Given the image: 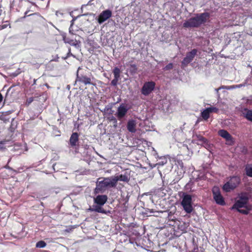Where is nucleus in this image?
I'll return each instance as SVG.
<instances>
[{
	"label": "nucleus",
	"mask_w": 252,
	"mask_h": 252,
	"mask_svg": "<svg viewBox=\"0 0 252 252\" xmlns=\"http://www.w3.org/2000/svg\"><path fill=\"white\" fill-rule=\"evenodd\" d=\"M210 18L209 12H203L197 14L195 17H191L186 21L183 24V27L187 28H198L202 24L206 23Z\"/></svg>",
	"instance_id": "1"
},
{
	"label": "nucleus",
	"mask_w": 252,
	"mask_h": 252,
	"mask_svg": "<svg viewBox=\"0 0 252 252\" xmlns=\"http://www.w3.org/2000/svg\"><path fill=\"white\" fill-rule=\"evenodd\" d=\"M115 185L111 177L99 178L96 182V187L94 190L95 194L104 193L108 188H115Z\"/></svg>",
	"instance_id": "2"
},
{
	"label": "nucleus",
	"mask_w": 252,
	"mask_h": 252,
	"mask_svg": "<svg viewBox=\"0 0 252 252\" xmlns=\"http://www.w3.org/2000/svg\"><path fill=\"white\" fill-rule=\"evenodd\" d=\"M241 179L238 176H232L229 181L223 186L222 189L226 192H229L231 190L235 189L240 184Z\"/></svg>",
	"instance_id": "3"
},
{
	"label": "nucleus",
	"mask_w": 252,
	"mask_h": 252,
	"mask_svg": "<svg viewBox=\"0 0 252 252\" xmlns=\"http://www.w3.org/2000/svg\"><path fill=\"white\" fill-rule=\"evenodd\" d=\"M191 203V196L189 194H184L181 202V205L183 206L184 210L187 213H190L193 210Z\"/></svg>",
	"instance_id": "4"
},
{
	"label": "nucleus",
	"mask_w": 252,
	"mask_h": 252,
	"mask_svg": "<svg viewBox=\"0 0 252 252\" xmlns=\"http://www.w3.org/2000/svg\"><path fill=\"white\" fill-rule=\"evenodd\" d=\"M79 134L77 132H73L69 139V144L70 147L74 150L75 154L79 153Z\"/></svg>",
	"instance_id": "5"
},
{
	"label": "nucleus",
	"mask_w": 252,
	"mask_h": 252,
	"mask_svg": "<svg viewBox=\"0 0 252 252\" xmlns=\"http://www.w3.org/2000/svg\"><path fill=\"white\" fill-rule=\"evenodd\" d=\"M156 83L153 81L145 82L141 90V94L145 95H149L154 90Z\"/></svg>",
	"instance_id": "6"
},
{
	"label": "nucleus",
	"mask_w": 252,
	"mask_h": 252,
	"mask_svg": "<svg viewBox=\"0 0 252 252\" xmlns=\"http://www.w3.org/2000/svg\"><path fill=\"white\" fill-rule=\"evenodd\" d=\"M213 198L216 202L220 205H224L225 202L223 196L220 193L219 187H214L212 189Z\"/></svg>",
	"instance_id": "7"
},
{
	"label": "nucleus",
	"mask_w": 252,
	"mask_h": 252,
	"mask_svg": "<svg viewBox=\"0 0 252 252\" xmlns=\"http://www.w3.org/2000/svg\"><path fill=\"white\" fill-rule=\"evenodd\" d=\"M82 68L80 67H79L78 69L77 72V80L84 84L86 85L88 84L94 85V84L92 82L91 78L88 77L83 73H81L80 72V70Z\"/></svg>",
	"instance_id": "8"
},
{
	"label": "nucleus",
	"mask_w": 252,
	"mask_h": 252,
	"mask_svg": "<svg viewBox=\"0 0 252 252\" xmlns=\"http://www.w3.org/2000/svg\"><path fill=\"white\" fill-rule=\"evenodd\" d=\"M198 50L196 49H193L187 53L186 57H185L182 62V65L186 66L193 60L197 55Z\"/></svg>",
	"instance_id": "9"
},
{
	"label": "nucleus",
	"mask_w": 252,
	"mask_h": 252,
	"mask_svg": "<svg viewBox=\"0 0 252 252\" xmlns=\"http://www.w3.org/2000/svg\"><path fill=\"white\" fill-rule=\"evenodd\" d=\"M111 178L116 187L119 181L128 182L130 180V175L126 172L124 174L111 177Z\"/></svg>",
	"instance_id": "10"
},
{
	"label": "nucleus",
	"mask_w": 252,
	"mask_h": 252,
	"mask_svg": "<svg viewBox=\"0 0 252 252\" xmlns=\"http://www.w3.org/2000/svg\"><path fill=\"white\" fill-rule=\"evenodd\" d=\"M249 198L247 196L242 195L240 196L239 199L233 205L232 208L238 209L245 207L248 202Z\"/></svg>",
	"instance_id": "11"
},
{
	"label": "nucleus",
	"mask_w": 252,
	"mask_h": 252,
	"mask_svg": "<svg viewBox=\"0 0 252 252\" xmlns=\"http://www.w3.org/2000/svg\"><path fill=\"white\" fill-rule=\"evenodd\" d=\"M112 15V11L109 9L103 11L98 16L97 22L99 24H102L109 19Z\"/></svg>",
	"instance_id": "12"
},
{
	"label": "nucleus",
	"mask_w": 252,
	"mask_h": 252,
	"mask_svg": "<svg viewBox=\"0 0 252 252\" xmlns=\"http://www.w3.org/2000/svg\"><path fill=\"white\" fill-rule=\"evenodd\" d=\"M128 109L124 104H121L118 108L117 112L116 114L118 120H121L126 114Z\"/></svg>",
	"instance_id": "13"
},
{
	"label": "nucleus",
	"mask_w": 252,
	"mask_h": 252,
	"mask_svg": "<svg viewBox=\"0 0 252 252\" xmlns=\"http://www.w3.org/2000/svg\"><path fill=\"white\" fill-rule=\"evenodd\" d=\"M107 196L106 195H98L94 199V202L97 205L102 206L107 201Z\"/></svg>",
	"instance_id": "14"
},
{
	"label": "nucleus",
	"mask_w": 252,
	"mask_h": 252,
	"mask_svg": "<svg viewBox=\"0 0 252 252\" xmlns=\"http://www.w3.org/2000/svg\"><path fill=\"white\" fill-rule=\"evenodd\" d=\"M220 136L224 138L227 141H233V137L226 130L220 129L218 131Z\"/></svg>",
	"instance_id": "15"
},
{
	"label": "nucleus",
	"mask_w": 252,
	"mask_h": 252,
	"mask_svg": "<svg viewBox=\"0 0 252 252\" xmlns=\"http://www.w3.org/2000/svg\"><path fill=\"white\" fill-rule=\"evenodd\" d=\"M127 130L131 132L134 133L136 132V122L133 120H129L127 124Z\"/></svg>",
	"instance_id": "16"
},
{
	"label": "nucleus",
	"mask_w": 252,
	"mask_h": 252,
	"mask_svg": "<svg viewBox=\"0 0 252 252\" xmlns=\"http://www.w3.org/2000/svg\"><path fill=\"white\" fill-rule=\"evenodd\" d=\"M43 63V60L41 58H34L30 62L31 64L36 68H38Z\"/></svg>",
	"instance_id": "17"
},
{
	"label": "nucleus",
	"mask_w": 252,
	"mask_h": 252,
	"mask_svg": "<svg viewBox=\"0 0 252 252\" xmlns=\"http://www.w3.org/2000/svg\"><path fill=\"white\" fill-rule=\"evenodd\" d=\"M242 113L244 118L248 121L252 122V110H249L247 108H244Z\"/></svg>",
	"instance_id": "18"
},
{
	"label": "nucleus",
	"mask_w": 252,
	"mask_h": 252,
	"mask_svg": "<svg viewBox=\"0 0 252 252\" xmlns=\"http://www.w3.org/2000/svg\"><path fill=\"white\" fill-rule=\"evenodd\" d=\"M210 113L207 108L205 109L201 113V116L202 119L205 121L208 120V119L210 117Z\"/></svg>",
	"instance_id": "19"
},
{
	"label": "nucleus",
	"mask_w": 252,
	"mask_h": 252,
	"mask_svg": "<svg viewBox=\"0 0 252 252\" xmlns=\"http://www.w3.org/2000/svg\"><path fill=\"white\" fill-rule=\"evenodd\" d=\"M246 175L250 177H252V164H247L245 167Z\"/></svg>",
	"instance_id": "20"
},
{
	"label": "nucleus",
	"mask_w": 252,
	"mask_h": 252,
	"mask_svg": "<svg viewBox=\"0 0 252 252\" xmlns=\"http://www.w3.org/2000/svg\"><path fill=\"white\" fill-rule=\"evenodd\" d=\"M94 212L106 214V211L100 205H96L94 208Z\"/></svg>",
	"instance_id": "21"
},
{
	"label": "nucleus",
	"mask_w": 252,
	"mask_h": 252,
	"mask_svg": "<svg viewBox=\"0 0 252 252\" xmlns=\"http://www.w3.org/2000/svg\"><path fill=\"white\" fill-rule=\"evenodd\" d=\"M120 73L121 70L118 67H116L114 68L113 70V73L114 74V78L120 79Z\"/></svg>",
	"instance_id": "22"
},
{
	"label": "nucleus",
	"mask_w": 252,
	"mask_h": 252,
	"mask_svg": "<svg viewBox=\"0 0 252 252\" xmlns=\"http://www.w3.org/2000/svg\"><path fill=\"white\" fill-rule=\"evenodd\" d=\"M64 40L66 43H68L72 46H76L78 45V42L76 40L67 38L66 39H64Z\"/></svg>",
	"instance_id": "23"
},
{
	"label": "nucleus",
	"mask_w": 252,
	"mask_h": 252,
	"mask_svg": "<svg viewBox=\"0 0 252 252\" xmlns=\"http://www.w3.org/2000/svg\"><path fill=\"white\" fill-rule=\"evenodd\" d=\"M46 243L43 240L37 242L36 244V247L38 248H43L46 247Z\"/></svg>",
	"instance_id": "24"
},
{
	"label": "nucleus",
	"mask_w": 252,
	"mask_h": 252,
	"mask_svg": "<svg viewBox=\"0 0 252 252\" xmlns=\"http://www.w3.org/2000/svg\"><path fill=\"white\" fill-rule=\"evenodd\" d=\"M208 109L209 110L210 113H215L216 114H218L219 113V108L214 107V106H211L209 107H207Z\"/></svg>",
	"instance_id": "25"
},
{
	"label": "nucleus",
	"mask_w": 252,
	"mask_h": 252,
	"mask_svg": "<svg viewBox=\"0 0 252 252\" xmlns=\"http://www.w3.org/2000/svg\"><path fill=\"white\" fill-rule=\"evenodd\" d=\"M173 68V65L172 63H169L167 64L163 68L164 70H170Z\"/></svg>",
	"instance_id": "26"
},
{
	"label": "nucleus",
	"mask_w": 252,
	"mask_h": 252,
	"mask_svg": "<svg viewBox=\"0 0 252 252\" xmlns=\"http://www.w3.org/2000/svg\"><path fill=\"white\" fill-rule=\"evenodd\" d=\"M5 24L0 25V31L6 28L8 26L10 28V24L8 22H5Z\"/></svg>",
	"instance_id": "27"
},
{
	"label": "nucleus",
	"mask_w": 252,
	"mask_h": 252,
	"mask_svg": "<svg viewBox=\"0 0 252 252\" xmlns=\"http://www.w3.org/2000/svg\"><path fill=\"white\" fill-rule=\"evenodd\" d=\"M5 24L0 25V31L6 28L8 26L10 28V24L8 22H5Z\"/></svg>",
	"instance_id": "28"
},
{
	"label": "nucleus",
	"mask_w": 252,
	"mask_h": 252,
	"mask_svg": "<svg viewBox=\"0 0 252 252\" xmlns=\"http://www.w3.org/2000/svg\"><path fill=\"white\" fill-rule=\"evenodd\" d=\"M5 24L0 25V31L6 28L8 26L10 28V24L8 22H5Z\"/></svg>",
	"instance_id": "29"
},
{
	"label": "nucleus",
	"mask_w": 252,
	"mask_h": 252,
	"mask_svg": "<svg viewBox=\"0 0 252 252\" xmlns=\"http://www.w3.org/2000/svg\"><path fill=\"white\" fill-rule=\"evenodd\" d=\"M237 210L239 212L245 215H248L249 213V210L248 209H241V208H239Z\"/></svg>",
	"instance_id": "30"
},
{
	"label": "nucleus",
	"mask_w": 252,
	"mask_h": 252,
	"mask_svg": "<svg viewBox=\"0 0 252 252\" xmlns=\"http://www.w3.org/2000/svg\"><path fill=\"white\" fill-rule=\"evenodd\" d=\"M119 79L114 78L111 82V85L113 86H116Z\"/></svg>",
	"instance_id": "31"
},
{
	"label": "nucleus",
	"mask_w": 252,
	"mask_h": 252,
	"mask_svg": "<svg viewBox=\"0 0 252 252\" xmlns=\"http://www.w3.org/2000/svg\"><path fill=\"white\" fill-rule=\"evenodd\" d=\"M167 159L165 158H164L162 160H161V161H159V162L158 163V164L159 165H163L167 163Z\"/></svg>",
	"instance_id": "32"
},
{
	"label": "nucleus",
	"mask_w": 252,
	"mask_h": 252,
	"mask_svg": "<svg viewBox=\"0 0 252 252\" xmlns=\"http://www.w3.org/2000/svg\"><path fill=\"white\" fill-rule=\"evenodd\" d=\"M33 100V97H30L28 100H27V102L28 103V104H30L31 103H32Z\"/></svg>",
	"instance_id": "33"
},
{
	"label": "nucleus",
	"mask_w": 252,
	"mask_h": 252,
	"mask_svg": "<svg viewBox=\"0 0 252 252\" xmlns=\"http://www.w3.org/2000/svg\"><path fill=\"white\" fill-rule=\"evenodd\" d=\"M198 247L196 246V247H195L192 251V252H198Z\"/></svg>",
	"instance_id": "34"
},
{
	"label": "nucleus",
	"mask_w": 252,
	"mask_h": 252,
	"mask_svg": "<svg viewBox=\"0 0 252 252\" xmlns=\"http://www.w3.org/2000/svg\"><path fill=\"white\" fill-rule=\"evenodd\" d=\"M131 67L133 68V69L135 70H137L136 65L135 64H131Z\"/></svg>",
	"instance_id": "35"
},
{
	"label": "nucleus",
	"mask_w": 252,
	"mask_h": 252,
	"mask_svg": "<svg viewBox=\"0 0 252 252\" xmlns=\"http://www.w3.org/2000/svg\"><path fill=\"white\" fill-rule=\"evenodd\" d=\"M2 100H3V96L0 93V104L2 102Z\"/></svg>",
	"instance_id": "36"
},
{
	"label": "nucleus",
	"mask_w": 252,
	"mask_h": 252,
	"mask_svg": "<svg viewBox=\"0 0 252 252\" xmlns=\"http://www.w3.org/2000/svg\"><path fill=\"white\" fill-rule=\"evenodd\" d=\"M87 210H88V211H90V212L94 211V208H91V207Z\"/></svg>",
	"instance_id": "37"
},
{
	"label": "nucleus",
	"mask_w": 252,
	"mask_h": 252,
	"mask_svg": "<svg viewBox=\"0 0 252 252\" xmlns=\"http://www.w3.org/2000/svg\"><path fill=\"white\" fill-rule=\"evenodd\" d=\"M27 13H28V12H25V16H24V17H21V19H22L25 18L27 16Z\"/></svg>",
	"instance_id": "38"
},
{
	"label": "nucleus",
	"mask_w": 252,
	"mask_h": 252,
	"mask_svg": "<svg viewBox=\"0 0 252 252\" xmlns=\"http://www.w3.org/2000/svg\"><path fill=\"white\" fill-rule=\"evenodd\" d=\"M205 140H206V139H205V138H204L202 137V140H203V141H204Z\"/></svg>",
	"instance_id": "39"
},
{
	"label": "nucleus",
	"mask_w": 252,
	"mask_h": 252,
	"mask_svg": "<svg viewBox=\"0 0 252 252\" xmlns=\"http://www.w3.org/2000/svg\"><path fill=\"white\" fill-rule=\"evenodd\" d=\"M34 15H35V13H33V14H31V15H30L29 16Z\"/></svg>",
	"instance_id": "40"
}]
</instances>
